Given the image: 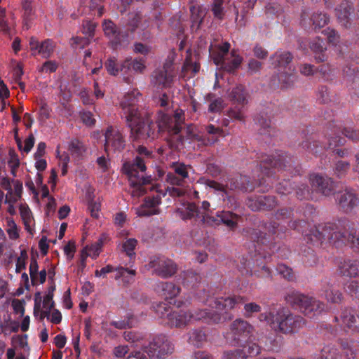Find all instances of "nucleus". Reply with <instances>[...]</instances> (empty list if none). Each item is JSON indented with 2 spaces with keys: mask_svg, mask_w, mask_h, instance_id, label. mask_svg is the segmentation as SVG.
Listing matches in <instances>:
<instances>
[{
  "mask_svg": "<svg viewBox=\"0 0 359 359\" xmlns=\"http://www.w3.org/2000/svg\"><path fill=\"white\" fill-rule=\"evenodd\" d=\"M149 265L153 269L154 273L163 278L171 277L177 271L176 264L172 260L164 257L154 258L150 261Z\"/></svg>",
  "mask_w": 359,
  "mask_h": 359,
  "instance_id": "obj_11",
  "label": "nucleus"
},
{
  "mask_svg": "<svg viewBox=\"0 0 359 359\" xmlns=\"http://www.w3.org/2000/svg\"><path fill=\"white\" fill-rule=\"evenodd\" d=\"M115 279H121L124 285L130 284L134 282L136 271L135 269H129L124 267H118L115 269Z\"/></svg>",
  "mask_w": 359,
  "mask_h": 359,
  "instance_id": "obj_30",
  "label": "nucleus"
},
{
  "mask_svg": "<svg viewBox=\"0 0 359 359\" xmlns=\"http://www.w3.org/2000/svg\"><path fill=\"white\" fill-rule=\"evenodd\" d=\"M38 264L36 259H32L29 264V275L33 284L38 283Z\"/></svg>",
  "mask_w": 359,
  "mask_h": 359,
  "instance_id": "obj_56",
  "label": "nucleus"
},
{
  "mask_svg": "<svg viewBox=\"0 0 359 359\" xmlns=\"http://www.w3.org/2000/svg\"><path fill=\"white\" fill-rule=\"evenodd\" d=\"M189 335V343L197 348L202 347L207 341L206 334L201 330H194Z\"/></svg>",
  "mask_w": 359,
  "mask_h": 359,
  "instance_id": "obj_36",
  "label": "nucleus"
},
{
  "mask_svg": "<svg viewBox=\"0 0 359 359\" xmlns=\"http://www.w3.org/2000/svg\"><path fill=\"white\" fill-rule=\"evenodd\" d=\"M229 97L238 104H245L247 103L248 93L243 86L239 85L232 88L229 93Z\"/></svg>",
  "mask_w": 359,
  "mask_h": 359,
  "instance_id": "obj_35",
  "label": "nucleus"
},
{
  "mask_svg": "<svg viewBox=\"0 0 359 359\" xmlns=\"http://www.w3.org/2000/svg\"><path fill=\"white\" fill-rule=\"evenodd\" d=\"M69 162V156L64 153L59 156V165L61 166V172L62 175H65L67 172V166Z\"/></svg>",
  "mask_w": 359,
  "mask_h": 359,
  "instance_id": "obj_63",
  "label": "nucleus"
},
{
  "mask_svg": "<svg viewBox=\"0 0 359 359\" xmlns=\"http://www.w3.org/2000/svg\"><path fill=\"white\" fill-rule=\"evenodd\" d=\"M206 131L208 135H211L212 137L211 138L208 137L207 140H202V143L205 145L214 144L218 140L219 136L223 135V130L212 124L207 126Z\"/></svg>",
  "mask_w": 359,
  "mask_h": 359,
  "instance_id": "obj_39",
  "label": "nucleus"
},
{
  "mask_svg": "<svg viewBox=\"0 0 359 359\" xmlns=\"http://www.w3.org/2000/svg\"><path fill=\"white\" fill-rule=\"evenodd\" d=\"M259 341L264 344L266 351L273 352H278L283 344V337L276 332H270L268 335L262 337Z\"/></svg>",
  "mask_w": 359,
  "mask_h": 359,
  "instance_id": "obj_22",
  "label": "nucleus"
},
{
  "mask_svg": "<svg viewBox=\"0 0 359 359\" xmlns=\"http://www.w3.org/2000/svg\"><path fill=\"white\" fill-rule=\"evenodd\" d=\"M308 239L314 244H320L323 242L347 241L351 243L352 248L359 251V235L352 229L348 232L341 231L334 224L320 225L308 236Z\"/></svg>",
  "mask_w": 359,
  "mask_h": 359,
  "instance_id": "obj_2",
  "label": "nucleus"
},
{
  "mask_svg": "<svg viewBox=\"0 0 359 359\" xmlns=\"http://www.w3.org/2000/svg\"><path fill=\"white\" fill-rule=\"evenodd\" d=\"M105 67L108 73L113 76L117 75L119 72H123L121 70V64L118 65L114 57H110L107 60L105 63Z\"/></svg>",
  "mask_w": 359,
  "mask_h": 359,
  "instance_id": "obj_46",
  "label": "nucleus"
},
{
  "mask_svg": "<svg viewBox=\"0 0 359 359\" xmlns=\"http://www.w3.org/2000/svg\"><path fill=\"white\" fill-rule=\"evenodd\" d=\"M135 90L124 95L121 101V106L131 128V134L135 139H147L154 137V124L148 117H144L136 107L140 95Z\"/></svg>",
  "mask_w": 359,
  "mask_h": 359,
  "instance_id": "obj_1",
  "label": "nucleus"
},
{
  "mask_svg": "<svg viewBox=\"0 0 359 359\" xmlns=\"http://www.w3.org/2000/svg\"><path fill=\"white\" fill-rule=\"evenodd\" d=\"M193 317L194 316H158L157 321L165 327L182 329L193 323Z\"/></svg>",
  "mask_w": 359,
  "mask_h": 359,
  "instance_id": "obj_15",
  "label": "nucleus"
},
{
  "mask_svg": "<svg viewBox=\"0 0 359 359\" xmlns=\"http://www.w3.org/2000/svg\"><path fill=\"white\" fill-rule=\"evenodd\" d=\"M28 258L27 252L25 250H21L20 255L18 257L16 261L15 271L20 273L26 267V261Z\"/></svg>",
  "mask_w": 359,
  "mask_h": 359,
  "instance_id": "obj_51",
  "label": "nucleus"
},
{
  "mask_svg": "<svg viewBox=\"0 0 359 359\" xmlns=\"http://www.w3.org/2000/svg\"><path fill=\"white\" fill-rule=\"evenodd\" d=\"M175 174L182 178L183 180L188 177L187 167L184 164L173 165Z\"/></svg>",
  "mask_w": 359,
  "mask_h": 359,
  "instance_id": "obj_61",
  "label": "nucleus"
},
{
  "mask_svg": "<svg viewBox=\"0 0 359 359\" xmlns=\"http://www.w3.org/2000/svg\"><path fill=\"white\" fill-rule=\"evenodd\" d=\"M137 323V316H124L123 320L112 321L111 325L118 329H126L136 326Z\"/></svg>",
  "mask_w": 359,
  "mask_h": 359,
  "instance_id": "obj_37",
  "label": "nucleus"
},
{
  "mask_svg": "<svg viewBox=\"0 0 359 359\" xmlns=\"http://www.w3.org/2000/svg\"><path fill=\"white\" fill-rule=\"evenodd\" d=\"M217 218L212 217L210 224H219L220 222L226 225L231 229L236 227L238 216L229 211L217 212L216 214Z\"/></svg>",
  "mask_w": 359,
  "mask_h": 359,
  "instance_id": "obj_23",
  "label": "nucleus"
},
{
  "mask_svg": "<svg viewBox=\"0 0 359 359\" xmlns=\"http://www.w3.org/2000/svg\"><path fill=\"white\" fill-rule=\"evenodd\" d=\"M137 241L135 238H128L123 242L122 248L129 257H131L134 255L133 251L137 245Z\"/></svg>",
  "mask_w": 359,
  "mask_h": 359,
  "instance_id": "obj_53",
  "label": "nucleus"
},
{
  "mask_svg": "<svg viewBox=\"0 0 359 359\" xmlns=\"http://www.w3.org/2000/svg\"><path fill=\"white\" fill-rule=\"evenodd\" d=\"M145 68V62L143 59L132 60L131 58H127L121 63V70L124 72L133 69L135 72L142 73Z\"/></svg>",
  "mask_w": 359,
  "mask_h": 359,
  "instance_id": "obj_29",
  "label": "nucleus"
},
{
  "mask_svg": "<svg viewBox=\"0 0 359 359\" xmlns=\"http://www.w3.org/2000/svg\"><path fill=\"white\" fill-rule=\"evenodd\" d=\"M160 287L162 292V296L164 297L166 301H169V304H173L177 307H180L185 304L182 301H177L174 299L180 293L181 289L179 286L170 282L161 283Z\"/></svg>",
  "mask_w": 359,
  "mask_h": 359,
  "instance_id": "obj_20",
  "label": "nucleus"
},
{
  "mask_svg": "<svg viewBox=\"0 0 359 359\" xmlns=\"http://www.w3.org/2000/svg\"><path fill=\"white\" fill-rule=\"evenodd\" d=\"M35 142L34 137L32 134H30L24 142L17 140L18 148L23 152L28 154L32 147H34Z\"/></svg>",
  "mask_w": 359,
  "mask_h": 359,
  "instance_id": "obj_45",
  "label": "nucleus"
},
{
  "mask_svg": "<svg viewBox=\"0 0 359 359\" xmlns=\"http://www.w3.org/2000/svg\"><path fill=\"white\" fill-rule=\"evenodd\" d=\"M6 233L8 235V237L10 239L12 240H16L19 238V228L18 227L17 224L14 222V220L11 217H7L6 219Z\"/></svg>",
  "mask_w": 359,
  "mask_h": 359,
  "instance_id": "obj_42",
  "label": "nucleus"
},
{
  "mask_svg": "<svg viewBox=\"0 0 359 359\" xmlns=\"http://www.w3.org/2000/svg\"><path fill=\"white\" fill-rule=\"evenodd\" d=\"M351 6L348 2L339 6V7L336 9L337 18L344 26H347L348 19L351 15Z\"/></svg>",
  "mask_w": 359,
  "mask_h": 359,
  "instance_id": "obj_40",
  "label": "nucleus"
},
{
  "mask_svg": "<svg viewBox=\"0 0 359 359\" xmlns=\"http://www.w3.org/2000/svg\"><path fill=\"white\" fill-rule=\"evenodd\" d=\"M240 297H229L226 298H218L215 301V308L220 310L222 309H232L237 303Z\"/></svg>",
  "mask_w": 359,
  "mask_h": 359,
  "instance_id": "obj_41",
  "label": "nucleus"
},
{
  "mask_svg": "<svg viewBox=\"0 0 359 359\" xmlns=\"http://www.w3.org/2000/svg\"><path fill=\"white\" fill-rule=\"evenodd\" d=\"M69 149L73 154L81 156L86 151V148L81 142L74 140L71 142Z\"/></svg>",
  "mask_w": 359,
  "mask_h": 359,
  "instance_id": "obj_50",
  "label": "nucleus"
},
{
  "mask_svg": "<svg viewBox=\"0 0 359 359\" xmlns=\"http://www.w3.org/2000/svg\"><path fill=\"white\" fill-rule=\"evenodd\" d=\"M72 45L75 46L76 48H83L86 46H87L90 43V37H73L72 39Z\"/></svg>",
  "mask_w": 359,
  "mask_h": 359,
  "instance_id": "obj_60",
  "label": "nucleus"
},
{
  "mask_svg": "<svg viewBox=\"0 0 359 359\" xmlns=\"http://www.w3.org/2000/svg\"><path fill=\"white\" fill-rule=\"evenodd\" d=\"M124 169L130 178L131 184L134 186L132 196L138 197L143 195L144 190L142 185L149 182L143 174L146 170L144 160L140 157H137L132 165L125 163Z\"/></svg>",
  "mask_w": 359,
  "mask_h": 359,
  "instance_id": "obj_8",
  "label": "nucleus"
},
{
  "mask_svg": "<svg viewBox=\"0 0 359 359\" xmlns=\"http://www.w3.org/2000/svg\"><path fill=\"white\" fill-rule=\"evenodd\" d=\"M328 21V17L325 13L321 12L314 13L312 15L311 18L309 19H306L304 15L302 17V25L305 27L309 25H312L314 29L323 27L325 25L327 24Z\"/></svg>",
  "mask_w": 359,
  "mask_h": 359,
  "instance_id": "obj_24",
  "label": "nucleus"
},
{
  "mask_svg": "<svg viewBox=\"0 0 359 359\" xmlns=\"http://www.w3.org/2000/svg\"><path fill=\"white\" fill-rule=\"evenodd\" d=\"M277 271L284 278L288 280H292L294 278L292 270L285 264H279Z\"/></svg>",
  "mask_w": 359,
  "mask_h": 359,
  "instance_id": "obj_55",
  "label": "nucleus"
},
{
  "mask_svg": "<svg viewBox=\"0 0 359 359\" xmlns=\"http://www.w3.org/2000/svg\"><path fill=\"white\" fill-rule=\"evenodd\" d=\"M310 48L315 53H318V55L316 56V59L318 62H323L325 60V57L323 52L326 49L325 43L318 38L315 39L310 43Z\"/></svg>",
  "mask_w": 359,
  "mask_h": 359,
  "instance_id": "obj_38",
  "label": "nucleus"
},
{
  "mask_svg": "<svg viewBox=\"0 0 359 359\" xmlns=\"http://www.w3.org/2000/svg\"><path fill=\"white\" fill-rule=\"evenodd\" d=\"M0 187L6 191L4 203H18L21 199L23 187L20 180L0 175Z\"/></svg>",
  "mask_w": 359,
  "mask_h": 359,
  "instance_id": "obj_10",
  "label": "nucleus"
},
{
  "mask_svg": "<svg viewBox=\"0 0 359 359\" xmlns=\"http://www.w3.org/2000/svg\"><path fill=\"white\" fill-rule=\"evenodd\" d=\"M266 163L269 164L272 167L278 168H286V163H288L286 161V157L283 156L278 155V156L272 157L266 159Z\"/></svg>",
  "mask_w": 359,
  "mask_h": 359,
  "instance_id": "obj_47",
  "label": "nucleus"
},
{
  "mask_svg": "<svg viewBox=\"0 0 359 359\" xmlns=\"http://www.w3.org/2000/svg\"><path fill=\"white\" fill-rule=\"evenodd\" d=\"M350 164L348 162L339 161H338L334 168V174L341 177L344 176L348 170Z\"/></svg>",
  "mask_w": 359,
  "mask_h": 359,
  "instance_id": "obj_52",
  "label": "nucleus"
},
{
  "mask_svg": "<svg viewBox=\"0 0 359 359\" xmlns=\"http://www.w3.org/2000/svg\"><path fill=\"white\" fill-rule=\"evenodd\" d=\"M184 280L187 283L194 285L201 280V276L194 271H188L184 273Z\"/></svg>",
  "mask_w": 359,
  "mask_h": 359,
  "instance_id": "obj_58",
  "label": "nucleus"
},
{
  "mask_svg": "<svg viewBox=\"0 0 359 359\" xmlns=\"http://www.w3.org/2000/svg\"><path fill=\"white\" fill-rule=\"evenodd\" d=\"M176 213L183 219H190L194 217H200V211L193 203H184L182 207L176 210Z\"/></svg>",
  "mask_w": 359,
  "mask_h": 359,
  "instance_id": "obj_25",
  "label": "nucleus"
},
{
  "mask_svg": "<svg viewBox=\"0 0 359 359\" xmlns=\"http://www.w3.org/2000/svg\"><path fill=\"white\" fill-rule=\"evenodd\" d=\"M240 346L242 348H237L234 350L226 351L224 353H231L234 355L238 353L239 358L246 359L248 357L255 356L260 353V346L252 340V335L247 339L245 341H243L241 344H236Z\"/></svg>",
  "mask_w": 359,
  "mask_h": 359,
  "instance_id": "obj_18",
  "label": "nucleus"
},
{
  "mask_svg": "<svg viewBox=\"0 0 359 359\" xmlns=\"http://www.w3.org/2000/svg\"><path fill=\"white\" fill-rule=\"evenodd\" d=\"M22 8L24 11V20L26 22L28 19L31 18L33 14L31 0H23Z\"/></svg>",
  "mask_w": 359,
  "mask_h": 359,
  "instance_id": "obj_62",
  "label": "nucleus"
},
{
  "mask_svg": "<svg viewBox=\"0 0 359 359\" xmlns=\"http://www.w3.org/2000/svg\"><path fill=\"white\" fill-rule=\"evenodd\" d=\"M252 327L245 320L241 318L235 320L231 326V342L233 346L241 344L252 336Z\"/></svg>",
  "mask_w": 359,
  "mask_h": 359,
  "instance_id": "obj_12",
  "label": "nucleus"
},
{
  "mask_svg": "<svg viewBox=\"0 0 359 359\" xmlns=\"http://www.w3.org/2000/svg\"><path fill=\"white\" fill-rule=\"evenodd\" d=\"M174 351V345L165 334L155 336L147 346L131 351L128 358L165 359Z\"/></svg>",
  "mask_w": 359,
  "mask_h": 359,
  "instance_id": "obj_3",
  "label": "nucleus"
},
{
  "mask_svg": "<svg viewBox=\"0 0 359 359\" xmlns=\"http://www.w3.org/2000/svg\"><path fill=\"white\" fill-rule=\"evenodd\" d=\"M184 111L182 109H176L172 116L159 113L157 123L160 130H168L172 134H178L182 130L184 123Z\"/></svg>",
  "mask_w": 359,
  "mask_h": 359,
  "instance_id": "obj_9",
  "label": "nucleus"
},
{
  "mask_svg": "<svg viewBox=\"0 0 359 359\" xmlns=\"http://www.w3.org/2000/svg\"><path fill=\"white\" fill-rule=\"evenodd\" d=\"M20 213L23 222L25 230L33 235L34 233L35 221L31 210L25 205H21Z\"/></svg>",
  "mask_w": 359,
  "mask_h": 359,
  "instance_id": "obj_28",
  "label": "nucleus"
},
{
  "mask_svg": "<svg viewBox=\"0 0 359 359\" xmlns=\"http://www.w3.org/2000/svg\"><path fill=\"white\" fill-rule=\"evenodd\" d=\"M30 50L33 55H41L43 58H48L53 54L55 45L50 39L39 42L32 37L29 41Z\"/></svg>",
  "mask_w": 359,
  "mask_h": 359,
  "instance_id": "obj_16",
  "label": "nucleus"
},
{
  "mask_svg": "<svg viewBox=\"0 0 359 359\" xmlns=\"http://www.w3.org/2000/svg\"><path fill=\"white\" fill-rule=\"evenodd\" d=\"M57 64L54 61H46L40 68V71L44 73H51L56 71Z\"/></svg>",
  "mask_w": 359,
  "mask_h": 359,
  "instance_id": "obj_64",
  "label": "nucleus"
},
{
  "mask_svg": "<svg viewBox=\"0 0 359 359\" xmlns=\"http://www.w3.org/2000/svg\"><path fill=\"white\" fill-rule=\"evenodd\" d=\"M224 107L223 100L222 98H217L210 104L208 110L210 112L217 113L221 111Z\"/></svg>",
  "mask_w": 359,
  "mask_h": 359,
  "instance_id": "obj_59",
  "label": "nucleus"
},
{
  "mask_svg": "<svg viewBox=\"0 0 359 359\" xmlns=\"http://www.w3.org/2000/svg\"><path fill=\"white\" fill-rule=\"evenodd\" d=\"M334 320L336 323L341 322L344 327L353 331L359 329V316H334Z\"/></svg>",
  "mask_w": 359,
  "mask_h": 359,
  "instance_id": "obj_31",
  "label": "nucleus"
},
{
  "mask_svg": "<svg viewBox=\"0 0 359 359\" xmlns=\"http://www.w3.org/2000/svg\"><path fill=\"white\" fill-rule=\"evenodd\" d=\"M107 239L105 235H102L95 243L86 245L82 250V259L84 260L87 257L96 259L102 250L104 241Z\"/></svg>",
  "mask_w": 359,
  "mask_h": 359,
  "instance_id": "obj_26",
  "label": "nucleus"
},
{
  "mask_svg": "<svg viewBox=\"0 0 359 359\" xmlns=\"http://www.w3.org/2000/svg\"><path fill=\"white\" fill-rule=\"evenodd\" d=\"M274 331L287 334L296 332L305 324L302 316H263Z\"/></svg>",
  "mask_w": 359,
  "mask_h": 359,
  "instance_id": "obj_7",
  "label": "nucleus"
},
{
  "mask_svg": "<svg viewBox=\"0 0 359 359\" xmlns=\"http://www.w3.org/2000/svg\"><path fill=\"white\" fill-rule=\"evenodd\" d=\"M310 182L312 187L325 196H328L332 192L333 181L329 177L313 174L310 176Z\"/></svg>",
  "mask_w": 359,
  "mask_h": 359,
  "instance_id": "obj_19",
  "label": "nucleus"
},
{
  "mask_svg": "<svg viewBox=\"0 0 359 359\" xmlns=\"http://www.w3.org/2000/svg\"><path fill=\"white\" fill-rule=\"evenodd\" d=\"M285 301L292 307L305 313H320L325 311V306L323 302L297 291L289 292L285 296Z\"/></svg>",
  "mask_w": 359,
  "mask_h": 359,
  "instance_id": "obj_5",
  "label": "nucleus"
},
{
  "mask_svg": "<svg viewBox=\"0 0 359 359\" xmlns=\"http://www.w3.org/2000/svg\"><path fill=\"white\" fill-rule=\"evenodd\" d=\"M173 76L172 63L167 62L162 69L154 72L151 82L158 88H166L170 85Z\"/></svg>",
  "mask_w": 359,
  "mask_h": 359,
  "instance_id": "obj_14",
  "label": "nucleus"
},
{
  "mask_svg": "<svg viewBox=\"0 0 359 359\" xmlns=\"http://www.w3.org/2000/svg\"><path fill=\"white\" fill-rule=\"evenodd\" d=\"M320 295L332 303H338L341 300V293L329 284L323 285Z\"/></svg>",
  "mask_w": 359,
  "mask_h": 359,
  "instance_id": "obj_33",
  "label": "nucleus"
},
{
  "mask_svg": "<svg viewBox=\"0 0 359 359\" xmlns=\"http://www.w3.org/2000/svg\"><path fill=\"white\" fill-rule=\"evenodd\" d=\"M229 48L230 44L226 42L217 46L216 49H212L210 54L217 66L232 72L239 67L243 59L235 51L229 53Z\"/></svg>",
  "mask_w": 359,
  "mask_h": 359,
  "instance_id": "obj_6",
  "label": "nucleus"
},
{
  "mask_svg": "<svg viewBox=\"0 0 359 359\" xmlns=\"http://www.w3.org/2000/svg\"><path fill=\"white\" fill-rule=\"evenodd\" d=\"M313 359H341V355L334 346H324L320 353L315 354Z\"/></svg>",
  "mask_w": 359,
  "mask_h": 359,
  "instance_id": "obj_32",
  "label": "nucleus"
},
{
  "mask_svg": "<svg viewBox=\"0 0 359 359\" xmlns=\"http://www.w3.org/2000/svg\"><path fill=\"white\" fill-rule=\"evenodd\" d=\"M210 203L208 201H204L202 203V209L203 210V212H200V217L199 218H201L202 221L207 223H210L211 219L212 217H210L208 215V211L210 208Z\"/></svg>",
  "mask_w": 359,
  "mask_h": 359,
  "instance_id": "obj_57",
  "label": "nucleus"
},
{
  "mask_svg": "<svg viewBox=\"0 0 359 359\" xmlns=\"http://www.w3.org/2000/svg\"><path fill=\"white\" fill-rule=\"evenodd\" d=\"M190 11L191 13V18L193 21V27L196 26L198 28L202 22V19L205 15L204 11L200 8L199 6H191L190 8Z\"/></svg>",
  "mask_w": 359,
  "mask_h": 359,
  "instance_id": "obj_43",
  "label": "nucleus"
},
{
  "mask_svg": "<svg viewBox=\"0 0 359 359\" xmlns=\"http://www.w3.org/2000/svg\"><path fill=\"white\" fill-rule=\"evenodd\" d=\"M102 27L106 36L115 43L119 41L120 32L111 20H104L102 23Z\"/></svg>",
  "mask_w": 359,
  "mask_h": 359,
  "instance_id": "obj_34",
  "label": "nucleus"
},
{
  "mask_svg": "<svg viewBox=\"0 0 359 359\" xmlns=\"http://www.w3.org/2000/svg\"><path fill=\"white\" fill-rule=\"evenodd\" d=\"M161 203V197L156 195L153 197H147L143 205L136 209L138 216H151L159 213L158 205Z\"/></svg>",
  "mask_w": 359,
  "mask_h": 359,
  "instance_id": "obj_21",
  "label": "nucleus"
},
{
  "mask_svg": "<svg viewBox=\"0 0 359 359\" xmlns=\"http://www.w3.org/2000/svg\"><path fill=\"white\" fill-rule=\"evenodd\" d=\"M53 302L52 298L46 296L43 301V309L41 311V314H60V313L55 309H53Z\"/></svg>",
  "mask_w": 359,
  "mask_h": 359,
  "instance_id": "obj_49",
  "label": "nucleus"
},
{
  "mask_svg": "<svg viewBox=\"0 0 359 359\" xmlns=\"http://www.w3.org/2000/svg\"><path fill=\"white\" fill-rule=\"evenodd\" d=\"M272 63L277 68V78L281 88H288L294 86L297 81L294 68L290 64L292 56L289 52L278 51L271 57ZM273 85H276L274 82Z\"/></svg>",
  "mask_w": 359,
  "mask_h": 359,
  "instance_id": "obj_4",
  "label": "nucleus"
},
{
  "mask_svg": "<svg viewBox=\"0 0 359 359\" xmlns=\"http://www.w3.org/2000/svg\"><path fill=\"white\" fill-rule=\"evenodd\" d=\"M336 201L340 208L344 212H351L359 203L354 191L351 189H346L339 192L336 196Z\"/></svg>",
  "mask_w": 359,
  "mask_h": 359,
  "instance_id": "obj_17",
  "label": "nucleus"
},
{
  "mask_svg": "<svg viewBox=\"0 0 359 359\" xmlns=\"http://www.w3.org/2000/svg\"><path fill=\"white\" fill-rule=\"evenodd\" d=\"M203 183L205 185L206 187H209L210 189H213L215 191L220 192L222 194V196L223 197V200H225L224 196H228L227 191L226 189V187L215 181L211 180H203Z\"/></svg>",
  "mask_w": 359,
  "mask_h": 359,
  "instance_id": "obj_44",
  "label": "nucleus"
},
{
  "mask_svg": "<svg viewBox=\"0 0 359 359\" xmlns=\"http://www.w3.org/2000/svg\"><path fill=\"white\" fill-rule=\"evenodd\" d=\"M341 346L346 355V359H355L356 356L355 351L353 348L355 346L353 342L348 341H342Z\"/></svg>",
  "mask_w": 359,
  "mask_h": 359,
  "instance_id": "obj_48",
  "label": "nucleus"
},
{
  "mask_svg": "<svg viewBox=\"0 0 359 359\" xmlns=\"http://www.w3.org/2000/svg\"><path fill=\"white\" fill-rule=\"evenodd\" d=\"M104 149L106 152L120 151L124 147V140L122 134L116 128H107L105 134Z\"/></svg>",
  "mask_w": 359,
  "mask_h": 359,
  "instance_id": "obj_13",
  "label": "nucleus"
},
{
  "mask_svg": "<svg viewBox=\"0 0 359 359\" xmlns=\"http://www.w3.org/2000/svg\"><path fill=\"white\" fill-rule=\"evenodd\" d=\"M340 273L343 276L355 277L359 276V261L346 260L339 265Z\"/></svg>",
  "mask_w": 359,
  "mask_h": 359,
  "instance_id": "obj_27",
  "label": "nucleus"
},
{
  "mask_svg": "<svg viewBox=\"0 0 359 359\" xmlns=\"http://www.w3.org/2000/svg\"><path fill=\"white\" fill-rule=\"evenodd\" d=\"M197 320H201L202 323L208 325L219 324L224 320L222 316H202L201 318H198Z\"/></svg>",
  "mask_w": 359,
  "mask_h": 359,
  "instance_id": "obj_54",
  "label": "nucleus"
}]
</instances>
